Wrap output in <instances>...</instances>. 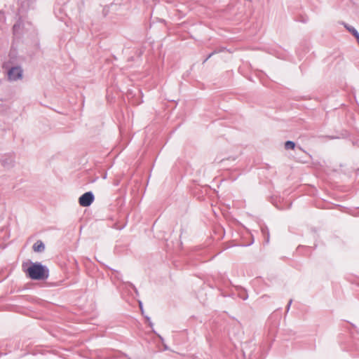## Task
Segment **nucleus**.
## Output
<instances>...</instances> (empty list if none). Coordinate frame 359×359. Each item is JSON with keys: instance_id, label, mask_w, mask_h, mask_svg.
<instances>
[{"instance_id": "nucleus-1", "label": "nucleus", "mask_w": 359, "mask_h": 359, "mask_svg": "<svg viewBox=\"0 0 359 359\" xmlns=\"http://www.w3.org/2000/svg\"><path fill=\"white\" fill-rule=\"evenodd\" d=\"M26 273L32 280H45L48 277V269L39 262L32 263Z\"/></svg>"}, {"instance_id": "nucleus-2", "label": "nucleus", "mask_w": 359, "mask_h": 359, "mask_svg": "<svg viewBox=\"0 0 359 359\" xmlns=\"http://www.w3.org/2000/svg\"><path fill=\"white\" fill-rule=\"evenodd\" d=\"M94 201V195L92 192L88 191L83 194L79 198V203L82 207H88L91 205Z\"/></svg>"}, {"instance_id": "nucleus-3", "label": "nucleus", "mask_w": 359, "mask_h": 359, "mask_svg": "<svg viewBox=\"0 0 359 359\" xmlns=\"http://www.w3.org/2000/svg\"><path fill=\"white\" fill-rule=\"evenodd\" d=\"M8 76L11 81H17L22 78V69L20 67H13L8 71Z\"/></svg>"}, {"instance_id": "nucleus-4", "label": "nucleus", "mask_w": 359, "mask_h": 359, "mask_svg": "<svg viewBox=\"0 0 359 359\" xmlns=\"http://www.w3.org/2000/svg\"><path fill=\"white\" fill-rule=\"evenodd\" d=\"M33 250L34 252H41L45 250V245L41 241H37L34 245H33Z\"/></svg>"}, {"instance_id": "nucleus-5", "label": "nucleus", "mask_w": 359, "mask_h": 359, "mask_svg": "<svg viewBox=\"0 0 359 359\" xmlns=\"http://www.w3.org/2000/svg\"><path fill=\"white\" fill-rule=\"evenodd\" d=\"M295 147V143L292 141H287L285 143V148L286 149H293Z\"/></svg>"}, {"instance_id": "nucleus-6", "label": "nucleus", "mask_w": 359, "mask_h": 359, "mask_svg": "<svg viewBox=\"0 0 359 359\" xmlns=\"http://www.w3.org/2000/svg\"><path fill=\"white\" fill-rule=\"evenodd\" d=\"M214 54V53H210L204 60L203 62H205L212 55Z\"/></svg>"}, {"instance_id": "nucleus-7", "label": "nucleus", "mask_w": 359, "mask_h": 359, "mask_svg": "<svg viewBox=\"0 0 359 359\" xmlns=\"http://www.w3.org/2000/svg\"><path fill=\"white\" fill-rule=\"evenodd\" d=\"M292 299H290V300L289 301V303H288V304H287V311H288V310H289L290 306V305H291V304H292Z\"/></svg>"}, {"instance_id": "nucleus-8", "label": "nucleus", "mask_w": 359, "mask_h": 359, "mask_svg": "<svg viewBox=\"0 0 359 359\" xmlns=\"http://www.w3.org/2000/svg\"><path fill=\"white\" fill-rule=\"evenodd\" d=\"M139 305H140V309L142 311V304L141 302H139Z\"/></svg>"}, {"instance_id": "nucleus-9", "label": "nucleus", "mask_w": 359, "mask_h": 359, "mask_svg": "<svg viewBox=\"0 0 359 359\" xmlns=\"http://www.w3.org/2000/svg\"><path fill=\"white\" fill-rule=\"evenodd\" d=\"M16 27H17V25H15L13 26V29H14V30H15Z\"/></svg>"}]
</instances>
